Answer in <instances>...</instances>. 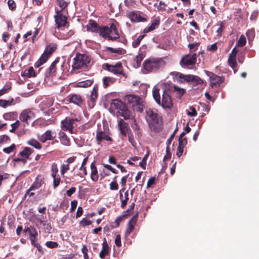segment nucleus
I'll list each match as a JSON object with an SVG mask.
<instances>
[{"label":"nucleus","instance_id":"54","mask_svg":"<svg viewBox=\"0 0 259 259\" xmlns=\"http://www.w3.org/2000/svg\"><path fill=\"white\" fill-rule=\"evenodd\" d=\"M53 188L56 189L60 184L61 178L59 176L57 177H53Z\"/></svg>","mask_w":259,"mask_h":259},{"label":"nucleus","instance_id":"49","mask_svg":"<svg viewBox=\"0 0 259 259\" xmlns=\"http://www.w3.org/2000/svg\"><path fill=\"white\" fill-rule=\"evenodd\" d=\"M200 42H196V43H192L189 44L188 45V47L189 48V50L191 52H194L196 51L198 49V46L200 45Z\"/></svg>","mask_w":259,"mask_h":259},{"label":"nucleus","instance_id":"59","mask_svg":"<svg viewBox=\"0 0 259 259\" xmlns=\"http://www.w3.org/2000/svg\"><path fill=\"white\" fill-rule=\"evenodd\" d=\"M10 141V137L6 135H2L0 136V144H2Z\"/></svg>","mask_w":259,"mask_h":259},{"label":"nucleus","instance_id":"37","mask_svg":"<svg viewBox=\"0 0 259 259\" xmlns=\"http://www.w3.org/2000/svg\"><path fill=\"white\" fill-rule=\"evenodd\" d=\"M12 87L10 83H7L3 87V88L0 90V97L2 95L7 94L11 90Z\"/></svg>","mask_w":259,"mask_h":259},{"label":"nucleus","instance_id":"57","mask_svg":"<svg viewBox=\"0 0 259 259\" xmlns=\"http://www.w3.org/2000/svg\"><path fill=\"white\" fill-rule=\"evenodd\" d=\"M171 158V153L170 151L169 146L167 145L166 148V154L164 156L163 161L169 160Z\"/></svg>","mask_w":259,"mask_h":259},{"label":"nucleus","instance_id":"18","mask_svg":"<svg viewBox=\"0 0 259 259\" xmlns=\"http://www.w3.org/2000/svg\"><path fill=\"white\" fill-rule=\"evenodd\" d=\"M45 184V181L43 176L38 175L35 179L34 181L30 187V190H36L40 188L42 185Z\"/></svg>","mask_w":259,"mask_h":259},{"label":"nucleus","instance_id":"29","mask_svg":"<svg viewBox=\"0 0 259 259\" xmlns=\"http://www.w3.org/2000/svg\"><path fill=\"white\" fill-rule=\"evenodd\" d=\"M130 18L132 22H142L146 20L145 18L141 17L140 15L135 12L130 13Z\"/></svg>","mask_w":259,"mask_h":259},{"label":"nucleus","instance_id":"46","mask_svg":"<svg viewBox=\"0 0 259 259\" xmlns=\"http://www.w3.org/2000/svg\"><path fill=\"white\" fill-rule=\"evenodd\" d=\"M58 172V168L57 165L55 163H53L51 166V176L52 178L57 177V174Z\"/></svg>","mask_w":259,"mask_h":259},{"label":"nucleus","instance_id":"16","mask_svg":"<svg viewBox=\"0 0 259 259\" xmlns=\"http://www.w3.org/2000/svg\"><path fill=\"white\" fill-rule=\"evenodd\" d=\"M98 85L95 84L90 96V99L88 101V105L90 108H93L95 105V103L98 96Z\"/></svg>","mask_w":259,"mask_h":259},{"label":"nucleus","instance_id":"19","mask_svg":"<svg viewBox=\"0 0 259 259\" xmlns=\"http://www.w3.org/2000/svg\"><path fill=\"white\" fill-rule=\"evenodd\" d=\"M56 136V134L51 130L47 131L39 138V140L42 143H45L48 140H53Z\"/></svg>","mask_w":259,"mask_h":259},{"label":"nucleus","instance_id":"50","mask_svg":"<svg viewBox=\"0 0 259 259\" xmlns=\"http://www.w3.org/2000/svg\"><path fill=\"white\" fill-rule=\"evenodd\" d=\"M127 135L128 136V141L131 143V144H132V145L133 147H136L137 143L135 140V139H134V137L132 132H130Z\"/></svg>","mask_w":259,"mask_h":259},{"label":"nucleus","instance_id":"23","mask_svg":"<svg viewBox=\"0 0 259 259\" xmlns=\"http://www.w3.org/2000/svg\"><path fill=\"white\" fill-rule=\"evenodd\" d=\"M59 138L62 144L66 146H70V139L64 132L60 131L59 133Z\"/></svg>","mask_w":259,"mask_h":259},{"label":"nucleus","instance_id":"48","mask_svg":"<svg viewBox=\"0 0 259 259\" xmlns=\"http://www.w3.org/2000/svg\"><path fill=\"white\" fill-rule=\"evenodd\" d=\"M246 43V40L244 35H241L237 41V45L239 47H243Z\"/></svg>","mask_w":259,"mask_h":259},{"label":"nucleus","instance_id":"9","mask_svg":"<svg viewBox=\"0 0 259 259\" xmlns=\"http://www.w3.org/2000/svg\"><path fill=\"white\" fill-rule=\"evenodd\" d=\"M207 75L209 77V85L211 88H219L221 83L224 81V77L219 76L214 73L206 71Z\"/></svg>","mask_w":259,"mask_h":259},{"label":"nucleus","instance_id":"38","mask_svg":"<svg viewBox=\"0 0 259 259\" xmlns=\"http://www.w3.org/2000/svg\"><path fill=\"white\" fill-rule=\"evenodd\" d=\"M27 144L36 149H40L41 148V144L36 140L32 139L27 142Z\"/></svg>","mask_w":259,"mask_h":259},{"label":"nucleus","instance_id":"3","mask_svg":"<svg viewBox=\"0 0 259 259\" xmlns=\"http://www.w3.org/2000/svg\"><path fill=\"white\" fill-rule=\"evenodd\" d=\"M92 58L90 55L86 54L77 53L73 58V63L72 65L73 70L81 69L83 71H88L92 67Z\"/></svg>","mask_w":259,"mask_h":259},{"label":"nucleus","instance_id":"8","mask_svg":"<svg viewBox=\"0 0 259 259\" xmlns=\"http://www.w3.org/2000/svg\"><path fill=\"white\" fill-rule=\"evenodd\" d=\"M78 120L77 118H65L61 122V128L65 131H68L70 134L73 133V130L76 126L75 122Z\"/></svg>","mask_w":259,"mask_h":259},{"label":"nucleus","instance_id":"43","mask_svg":"<svg viewBox=\"0 0 259 259\" xmlns=\"http://www.w3.org/2000/svg\"><path fill=\"white\" fill-rule=\"evenodd\" d=\"M57 3L58 6L61 8L60 11H62V12L64 11L68 5V3L66 2L64 0H57Z\"/></svg>","mask_w":259,"mask_h":259},{"label":"nucleus","instance_id":"40","mask_svg":"<svg viewBox=\"0 0 259 259\" xmlns=\"http://www.w3.org/2000/svg\"><path fill=\"white\" fill-rule=\"evenodd\" d=\"M145 52H141L139 53V54L136 57V63L138 67H140L141 65V63L142 61L143 60L144 57H145Z\"/></svg>","mask_w":259,"mask_h":259},{"label":"nucleus","instance_id":"64","mask_svg":"<svg viewBox=\"0 0 259 259\" xmlns=\"http://www.w3.org/2000/svg\"><path fill=\"white\" fill-rule=\"evenodd\" d=\"M166 6V5L164 2L160 1L159 5L157 6V9L158 11H164Z\"/></svg>","mask_w":259,"mask_h":259},{"label":"nucleus","instance_id":"44","mask_svg":"<svg viewBox=\"0 0 259 259\" xmlns=\"http://www.w3.org/2000/svg\"><path fill=\"white\" fill-rule=\"evenodd\" d=\"M246 34L248 40L252 41L253 39L255 36V31L253 29H248L247 31Z\"/></svg>","mask_w":259,"mask_h":259},{"label":"nucleus","instance_id":"34","mask_svg":"<svg viewBox=\"0 0 259 259\" xmlns=\"http://www.w3.org/2000/svg\"><path fill=\"white\" fill-rule=\"evenodd\" d=\"M124 105L125 104L123 103L121 100L116 99L113 100L111 104L112 107L114 108L115 109H118L119 110H120Z\"/></svg>","mask_w":259,"mask_h":259},{"label":"nucleus","instance_id":"55","mask_svg":"<svg viewBox=\"0 0 259 259\" xmlns=\"http://www.w3.org/2000/svg\"><path fill=\"white\" fill-rule=\"evenodd\" d=\"M46 245L50 248H57L59 244L57 242H53V241H47L46 243Z\"/></svg>","mask_w":259,"mask_h":259},{"label":"nucleus","instance_id":"12","mask_svg":"<svg viewBox=\"0 0 259 259\" xmlns=\"http://www.w3.org/2000/svg\"><path fill=\"white\" fill-rule=\"evenodd\" d=\"M106 69L109 71L115 74H123V70L122 64L120 62L117 63L115 65H111L108 64H105Z\"/></svg>","mask_w":259,"mask_h":259},{"label":"nucleus","instance_id":"1","mask_svg":"<svg viewBox=\"0 0 259 259\" xmlns=\"http://www.w3.org/2000/svg\"><path fill=\"white\" fill-rule=\"evenodd\" d=\"M88 31L98 33L99 35L109 41H117L120 38L116 25L112 23L110 27L100 26L95 20L91 19L87 25Z\"/></svg>","mask_w":259,"mask_h":259},{"label":"nucleus","instance_id":"10","mask_svg":"<svg viewBox=\"0 0 259 259\" xmlns=\"http://www.w3.org/2000/svg\"><path fill=\"white\" fill-rule=\"evenodd\" d=\"M197 54H187L184 55L180 62V65L184 68L194 65L196 62Z\"/></svg>","mask_w":259,"mask_h":259},{"label":"nucleus","instance_id":"11","mask_svg":"<svg viewBox=\"0 0 259 259\" xmlns=\"http://www.w3.org/2000/svg\"><path fill=\"white\" fill-rule=\"evenodd\" d=\"M56 12V15L54 16V18L57 28L59 29L62 27L66 26L68 23L67 20V17L63 15V12L57 10Z\"/></svg>","mask_w":259,"mask_h":259},{"label":"nucleus","instance_id":"56","mask_svg":"<svg viewBox=\"0 0 259 259\" xmlns=\"http://www.w3.org/2000/svg\"><path fill=\"white\" fill-rule=\"evenodd\" d=\"M70 169L69 165L67 163L63 164L61 165L60 172L62 176H64V174Z\"/></svg>","mask_w":259,"mask_h":259},{"label":"nucleus","instance_id":"41","mask_svg":"<svg viewBox=\"0 0 259 259\" xmlns=\"http://www.w3.org/2000/svg\"><path fill=\"white\" fill-rule=\"evenodd\" d=\"M228 63L229 65L234 69L235 72L237 71V63L236 58H230L228 59Z\"/></svg>","mask_w":259,"mask_h":259},{"label":"nucleus","instance_id":"30","mask_svg":"<svg viewBox=\"0 0 259 259\" xmlns=\"http://www.w3.org/2000/svg\"><path fill=\"white\" fill-rule=\"evenodd\" d=\"M33 150L29 147H25L23 150L19 153V155L26 159H29L30 154L33 152Z\"/></svg>","mask_w":259,"mask_h":259},{"label":"nucleus","instance_id":"53","mask_svg":"<svg viewBox=\"0 0 259 259\" xmlns=\"http://www.w3.org/2000/svg\"><path fill=\"white\" fill-rule=\"evenodd\" d=\"M125 217V215H120V216L117 217L115 220L116 225L115 226H111V228H114L115 227V228L118 227L120 225V223H121V222L123 220V219Z\"/></svg>","mask_w":259,"mask_h":259},{"label":"nucleus","instance_id":"42","mask_svg":"<svg viewBox=\"0 0 259 259\" xmlns=\"http://www.w3.org/2000/svg\"><path fill=\"white\" fill-rule=\"evenodd\" d=\"M190 81L193 82L195 84H200L203 82V81L199 77L194 75H191Z\"/></svg>","mask_w":259,"mask_h":259},{"label":"nucleus","instance_id":"28","mask_svg":"<svg viewBox=\"0 0 259 259\" xmlns=\"http://www.w3.org/2000/svg\"><path fill=\"white\" fill-rule=\"evenodd\" d=\"M119 198L121 201L120 206L122 208H124L127 205V201L129 199L128 191L127 190L124 192V195H123L122 194H120Z\"/></svg>","mask_w":259,"mask_h":259},{"label":"nucleus","instance_id":"60","mask_svg":"<svg viewBox=\"0 0 259 259\" xmlns=\"http://www.w3.org/2000/svg\"><path fill=\"white\" fill-rule=\"evenodd\" d=\"M109 186L111 190H117L118 189V185L116 181L111 182Z\"/></svg>","mask_w":259,"mask_h":259},{"label":"nucleus","instance_id":"24","mask_svg":"<svg viewBox=\"0 0 259 259\" xmlns=\"http://www.w3.org/2000/svg\"><path fill=\"white\" fill-rule=\"evenodd\" d=\"M126 100L128 103L133 104V105L140 104L141 101L140 97L134 95H127Z\"/></svg>","mask_w":259,"mask_h":259},{"label":"nucleus","instance_id":"4","mask_svg":"<svg viewBox=\"0 0 259 259\" xmlns=\"http://www.w3.org/2000/svg\"><path fill=\"white\" fill-rule=\"evenodd\" d=\"M165 64L162 58L151 57L144 61L143 71L144 73L155 72L163 67Z\"/></svg>","mask_w":259,"mask_h":259},{"label":"nucleus","instance_id":"15","mask_svg":"<svg viewBox=\"0 0 259 259\" xmlns=\"http://www.w3.org/2000/svg\"><path fill=\"white\" fill-rule=\"evenodd\" d=\"M138 213L134 215L129 221L127 224V226L125 230V236H128L131 233L134 231L135 226L138 220Z\"/></svg>","mask_w":259,"mask_h":259},{"label":"nucleus","instance_id":"20","mask_svg":"<svg viewBox=\"0 0 259 259\" xmlns=\"http://www.w3.org/2000/svg\"><path fill=\"white\" fill-rule=\"evenodd\" d=\"M110 248L107 243L106 238H104L102 243V249L99 253V256L101 258L104 259L106 255H107L110 252Z\"/></svg>","mask_w":259,"mask_h":259},{"label":"nucleus","instance_id":"62","mask_svg":"<svg viewBox=\"0 0 259 259\" xmlns=\"http://www.w3.org/2000/svg\"><path fill=\"white\" fill-rule=\"evenodd\" d=\"M189 109H190V110H191V111H188L187 113V114L188 115H189L191 117L195 116L197 115V112L194 107H193V106H190L189 107Z\"/></svg>","mask_w":259,"mask_h":259},{"label":"nucleus","instance_id":"51","mask_svg":"<svg viewBox=\"0 0 259 259\" xmlns=\"http://www.w3.org/2000/svg\"><path fill=\"white\" fill-rule=\"evenodd\" d=\"M91 224L92 222L90 220H88L86 218H83L82 220L79 222L80 226L82 227L89 226L91 225Z\"/></svg>","mask_w":259,"mask_h":259},{"label":"nucleus","instance_id":"32","mask_svg":"<svg viewBox=\"0 0 259 259\" xmlns=\"http://www.w3.org/2000/svg\"><path fill=\"white\" fill-rule=\"evenodd\" d=\"M166 86L169 89V91H170L171 93L173 92H177L180 96H183L185 93V89L180 88L177 86H170L169 84H166Z\"/></svg>","mask_w":259,"mask_h":259},{"label":"nucleus","instance_id":"21","mask_svg":"<svg viewBox=\"0 0 259 259\" xmlns=\"http://www.w3.org/2000/svg\"><path fill=\"white\" fill-rule=\"evenodd\" d=\"M68 101L70 103H73L77 105H80L83 101L80 95L78 94H70L68 96Z\"/></svg>","mask_w":259,"mask_h":259},{"label":"nucleus","instance_id":"58","mask_svg":"<svg viewBox=\"0 0 259 259\" xmlns=\"http://www.w3.org/2000/svg\"><path fill=\"white\" fill-rule=\"evenodd\" d=\"M8 5L11 11H14L16 8V4L13 0H8Z\"/></svg>","mask_w":259,"mask_h":259},{"label":"nucleus","instance_id":"14","mask_svg":"<svg viewBox=\"0 0 259 259\" xmlns=\"http://www.w3.org/2000/svg\"><path fill=\"white\" fill-rule=\"evenodd\" d=\"M118 125L121 134L124 137H126L127 134L132 132L128 123L122 119L118 121Z\"/></svg>","mask_w":259,"mask_h":259},{"label":"nucleus","instance_id":"27","mask_svg":"<svg viewBox=\"0 0 259 259\" xmlns=\"http://www.w3.org/2000/svg\"><path fill=\"white\" fill-rule=\"evenodd\" d=\"M103 87L104 88H107L111 85L114 83L116 81V79L112 77L104 76L103 79Z\"/></svg>","mask_w":259,"mask_h":259},{"label":"nucleus","instance_id":"36","mask_svg":"<svg viewBox=\"0 0 259 259\" xmlns=\"http://www.w3.org/2000/svg\"><path fill=\"white\" fill-rule=\"evenodd\" d=\"M190 74L189 75H184L181 73L177 72L176 77H177L181 82H190V79H191Z\"/></svg>","mask_w":259,"mask_h":259},{"label":"nucleus","instance_id":"7","mask_svg":"<svg viewBox=\"0 0 259 259\" xmlns=\"http://www.w3.org/2000/svg\"><path fill=\"white\" fill-rule=\"evenodd\" d=\"M96 140L98 144L101 143L103 141L112 142L113 139L110 137V132L107 126L103 125V130L98 128L96 132Z\"/></svg>","mask_w":259,"mask_h":259},{"label":"nucleus","instance_id":"25","mask_svg":"<svg viewBox=\"0 0 259 259\" xmlns=\"http://www.w3.org/2000/svg\"><path fill=\"white\" fill-rule=\"evenodd\" d=\"M119 114L122 116L124 119H128L131 117V111L128 109L126 105L122 106L120 110L118 111Z\"/></svg>","mask_w":259,"mask_h":259},{"label":"nucleus","instance_id":"33","mask_svg":"<svg viewBox=\"0 0 259 259\" xmlns=\"http://www.w3.org/2000/svg\"><path fill=\"white\" fill-rule=\"evenodd\" d=\"M22 76H26L27 77H35L36 76V74L35 73L34 70L32 67H30L28 69H26L21 74Z\"/></svg>","mask_w":259,"mask_h":259},{"label":"nucleus","instance_id":"39","mask_svg":"<svg viewBox=\"0 0 259 259\" xmlns=\"http://www.w3.org/2000/svg\"><path fill=\"white\" fill-rule=\"evenodd\" d=\"M106 50L112 53H116L119 55H122L123 54V52H125L122 48L114 49L111 47H106Z\"/></svg>","mask_w":259,"mask_h":259},{"label":"nucleus","instance_id":"2","mask_svg":"<svg viewBox=\"0 0 259 259\" xmlns=\"http://www.w3.org/2000/svg\"><path fill=\"white\" fill-rule=\"evenodd\" d=\"M170 91H169V89L167 88L166 84H164L163 87L161 100L160 99L159 89L154 87L152 91L153 97L155 102L157 104L165 109H170L173 106L172 100L170 95Z\"/></svg>","mask_w":259,"mask_h":259},{"label":"nucleus","instance_id":"22","mask_svg":"<svg viewBox=\"0 0 259 259\" xmlns=\"http://www.w3.org/2000/svg\"><path fill=\"white\" fill-rule=\"evenodd\" d=\"M91 179L95 182H97L99 178L98 171L95 165V162H93L91 164Z\"/></svg>","mask_w":259,"mask_h":259},{"label":"nucleus","instance_id":"45","mask_svg":"<svg viewBox=\"0 0 259 259\" xmlns=\"http://www.w3.org/2000/svg\"><path fill=\"white\" fill-rule=\"evenodd\" d=\"M145 35L144 34L140 35V36H139V37L133 42V43H132L133 47L135 48H137L140 44L141 40L145 37Z\"/></svg>","mask_w":259,"mask_h":259},{"label":"nucleus","instance_id":"63","mask_svg":"<svg viewBox=\"0 0 259 259\" xmlns=\"http://www.w3.org/2000/svg\"><path fill=\"white\" fill-rule=\"evenodd\" d=\"M207 49L208 51L214 52L216 51L218 49V47L217 45V43H214L213 44H212L210 46H208Z\"/></svg>","mask_w":259,"mask_h":259},{"label":"nucleus","instance_id":"52","mask_svg":"<svg viewBox=\"0 0 259 259\" xmlns=\"http://www.w3.org/2000/svg\"><path fill=\"white\" fill-rule=\"evenodd\" d=\"M16 148V145L14 144H12L10 147L4 148L3 149V152L10 154Z\"/></svg>","mask_w":259,"mask_h":259},{"label":"nucleus","instance_id":"47","mask_svg":"<svg viewBox=\"0 0 259 259\" xmlns=\"http://www.w3.org/2000/svg\"><path fill=\"white\" fill-rule=\"evenodd\" d=\"M93 80H87L79 82V86L82 88H87L91 86L93 83Z\"/></svg>","mask_w":259,"mask_h":259},{"label":"nucleus","instance_id":"35","mask_svg":"<svg viewBox=\"0 0 259 259\" xmlns=\"http://www.w3.org/2000/svg\"><path fill=\"white\" fill-rule=\"evenodd\" d=\"M17 117V113L16 112H7L3 115V118L6 120H15Z\"/></svg>","mask_w":259,"mask_h":259},{"label":"nucleus","instance_id":"13","mask_svg":"<svg viewBox=\"0 0 259 259\" xmlns=\"http://www.w3.org/2000/svg\"><path fill=\"white\" fill-rule=\"evenodd\" d=\"M59 58H56L51 64L50 66L47 69L45 72V77H50L56 75L57 72L56 64L59 62Z\"/></svg>","mask_w":259,"mask_h":259},{"label":"nucleus","instance_id":"31","mask_svg":"<svg viewBox=\"0 0 259 259\" xmlns=\"http://www.w3.org/2000/svg\"><path fill=\"white\" fill-rule=\"evenodd\" d=\"M23 232L25 234V235H29V237L37 236V231L34 227L30 226V227L25 228Z\"/></svg>","mask_w":259,"mask_h":259},{"label":"nucleus","instance_id":"17","mask_svg":"<svg viewBox=\"0 0 259 259\" xmlns=\"http://www.w3.org/2000/svg\"><path fill=\"white\" fill-rule=\"evenodd\" d=\"M34 116V114L33 112L29 110H23L20 114L19 119L21 121L26 122L28 124V120Z\"/></svg>","mask_w":259,"mask_h":259},{"label":"nucleus","instance_id":"61","mask_svg":"<svg viewBox=\"0 0 259 259\" xmlns=\"http://www.w3.org/2000/svg\"><path fill=\"white\" fill-rule=\"evenodd\" d=\"M20 122L19 120H17L15 122L11 124L12 128L10 130L11 133H14L15 130L18 128L20 125Z\"/></svg>","mask_w":259,"mask_h":259},{"label":"nucleus","instance_id":"26","mask_svg":"<svg viewBox=\"0 0 259 259\" xmlns=\"http://www.w3.org/2000/svg\"><path fill=\"white\" fill-rule=\"evenodd\" d=\"M159 24H160L159 19H155V20H154L152 21V23L151 24V25L145 28L144 29L143 32L144 33H148V32L153 31V30L156 29V28L159 26Z\"/></svg>","mask_w":259,"mask_h":259},{"label":"nucleus","instance_id":"6","mask_svg":"<svg viewBox=\"0 0 259 259\" xmlns=\"http://www.w3.org/2000/svg\"><path fill=\"white\" fill-rule=\"evenodd\" d=\"M58 45L56 43H50L45 48V50L39 60L35 63V68L39 67L46 63L57 49Z\"/></svg>","mask_w":259,"mask_h":259},{"label":"nucleus","instance_id":"5","mask_svg":"<svg viewBox=\"0 0 259 259\" xmlns=\"http://www.w3.org/2000/svg\"><path fill=\"white\" fill-rule=\"evenodd\" d=\"M146 118L149 121V127L151 130L155 133H159L161 131L162 124L158 116L152 109L149 108L146 110Z\"/></svg>","mask_w":259,"mask_h":259}]
</instances>
